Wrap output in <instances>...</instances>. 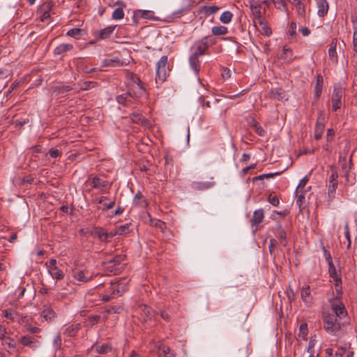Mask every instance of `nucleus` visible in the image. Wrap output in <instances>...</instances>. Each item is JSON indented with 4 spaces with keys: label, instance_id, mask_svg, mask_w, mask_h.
I'll list each match as a JSON object with an SVG mask.
<instances>
[{
    "label": "nucleus",
    "instance_id": "obj_1",
    "mask_svg": "<svg viewBox=\"0 0 357 357\" xmlns=\"http://www.w3.org/2000/svg\"><path fill=\"white\" fill-rule=\"evenodd\" d=\"M332 312L322 314L323 327L329 334L339 335L349 324L347 311L341 300H330Z\"/></svg>",
    "mask_w": 357,
    "mask_h": 357
},
{
    "label": "nucleus",
    "instance_id": "obj_2",
    "mask_svg": "<svg viewBox=\"0 0 357 357\" xmlns=\"http://www.w3.org/2000/svg\"><path fill=\"white\" fill-rule=\"evenodd\" d=\"M215 43V40L210 37L206 36L202 39L196 41L190 48V55L195 56H200L206 54L207 49L213 45Z\"/></svg>",
    "mask_w": 357,
    "mask_h": 357
},
{
    "label": "nucleus",
    "instance_id": "obj_3",
    "mask_svg": "<svg viewBox=\"0 0 357 357\" xmlns=\"http://www.w3.org/2000/svg\"><path fill=\"white\" fill-rule=\"evenodd\" d=\"M149 353L151 355H157L158 357H175L170 348L162 342H155L153 341L150 342Z\"/></svg>",
    "mask_w": 357,
    "mask_h": 357
},
{
    "label": "nucleus",
    "instance_id": "obj_4",
    "mask_svg": "<svg viewBox=\"0 0 357 357\" xmlns=\"http://www.w3.org/2000/svg\"><path fill=\"white\" fill-rule=\"evenodd\" d=\"M130 76L131 82L129 91H131L133 99L139 100L146 95V89L143 86L142 81L137 75L132 73Z\"/></svg>",
    "mask_w": 357,
    "mask_h": 357
},
{
    "label": "nucleus",
    "instance_id": "obj_5",
    "mask_svg": "<svg viewBox=\"0 0 357 357\" xmlns=\"http://www.w3.org/2000/svg\"><path fill=\"white\" fill-rule=\"evenodd\" d=\"M168 73V58L167 56H162L156 65V82L162 83L166 79Z\"/></svg>",
    "mask_w": 357,
    "mask_h": 357
},
{
    "label": "nucleus",
    "instance_id": "obj_6",
    "mask_svg": "<svg viewBox=\"0 0 357 357\" xmlns=\"http://www.w3.org/2000/svg\"><path fill=\"white\" fill-rule=\"evenodd\" d=\"M344 94V90L341 84H335L331 96L332 107L333 111H337L342 106V98Z\"/></svg>",
    "mask_w": 357,
    "mask_h": 357
},
{
    "label": "nucleus",
    "instance_id": "obj_7",
    "mask_svg": "<svg viewBox=\"0 0 357 357\" xmlns=\"http://www.w3.org/2000/svg\"><path fill=\"white\" fill-rule=\"evenodd\" d=\"M72 275L75 280L86 283L93 278L94 274L87 268H75L73 271Z\"/></svg>",
    "mask_w": 357,
    "mask_h": 357
},
{
    "label": "nucleus",
    "instance_id": "obj_8",
    "mask_svg": "<svg viewBox=\"0 0 357 357\" xmlns=\"http://www.w3.org/2000/svg\"><path fill=\"white\" fill-rule=\"evenodd\" d=\"M326 117L322 111L319 112L317 123L314 128V139L319 140L321 138L325 129Z\"/></svg>",
    "mask_w": 357,
    "mask_h": 357
},
{
    "label": "nucleus",
    "instance_id": "obj_9",
    "mask_svg": "<svg viewBox=\"0 0 357 357\" xmlns=\"http://www.w3.org/2000/svg\"><path fill=\"white\" fill-rule=\"evenodd\" d=\"M48 268V272L51 276L56 280H61L64 277L63 272L56 266V260L51 259L48 263L46 264Z\"/></svg>",
    "mask_w": 357,
    "mask_h": 357
},
{
    "label": "nucleus",
    "instance_id": "obj_10",
    "mask_svg": "<svg viewBox=\"0 0 357 357\" xmlns=\"http://www.w3.org/2000/svg\"><path fill=\"white\" fill-rule=\"evenodd\" d=\"M91 187L93 189H98L100 191H105L110 188L111 184L99 176H94L91 179Z\"/></svg>",
    "mask_w": 357,
    "mask_h": 357
},
{
    "label": "nucleus",
    "instance_id": "obj_11",
    "mask_svg": "<svg viewBox=\"0 0 357 357\" xmlns=\"http://www.w3.org/2000/svg\"><path fill=\"white\" fill-rule=\"evenodd\" d=\"M250 8L252 11L253 17L257 20L258 22L264 20L261 12V5L257 2L256 0H250Z\"/></svg>",
    "mask_w": 357,
    "mask_h": 357
},
{
    "label": "nucleus",
    "instance_id": "obj_12",
    "mask_svg": "<svg viewBox=\"0 0 357 357\" xmlns=\"http://www.w3.org/2000/svg\"><path fill=\"white\" fill-rule=\"evenodd\" d=\"M326 260L328 264V273L330 277L332 278L334 282H340L341 280L340 274H339L332 261L331 257L330 255L326 257Z\"/></svg>",
    "mask_w": 357,
    "mask_h": 357
},
{
    "label": "nucleus",
    "instance_id": "obj_13",
    "mask_svg": "<svg viewBox=\"0 0 357 357\" xmlns=\"http://www.w3.org/2000/svg\"><path fill=\"white\" fill-rule=\"evenodd\" d=\"M95 233L98 236V238L102 242L109 241L114 236V233H109L102 227L96 228Z\"/></svg>",
    "mask_w": 357,
    "mask_h": 357
},
{
    "label": "nucleus",
    "instance_id": "obj_14",
    "mask_svg": "<svg viewBox=\"0 0 357 357\" xmlns=\"http://www.w3.org/2000/svg\"><path fill=\"white\" fill-rule=\"evenodd\" d=\"M301 296L303 301L307 305H309L312 303V296L310 291V287L309 285H306L301 288Z\"/></svg>",
    "mask_w": 357,
    "mask_h": 357
},
{
    "label": "nucleus",
    "instance_id": "obj_15",
    "mask_svg": "<svg viewBox=\"0 0 357 357\" xmlns=\"http://www.w3.org/2000/svg\"><path fill=\"white\" fill-rule=\"evenodd\" d=\"M188 60L190 68L193 70L195 75L198 76L201 69V61L199 59V57L190 55Z\"/></svg>",
    "mask_w": 357,
    "mask_h": 357
},
{
    "label": "nucleus",
    "instance_id": "obj_16",
    "mask_svg": "<svg viewBox=\"0 0 357 357\" xmlns=\"http://www.w3.org/2000/svg\"><path fill=\"white\" fill-rule=\"evenodd\" d=\"M317 6L318 8L317 15L319 17H323L327 15L329 8L327 0H317Z\"/></svg>",
    "mask_w": 357,
    "mask_h": 357
},
{
    "label": "nucleus",
    "instance_id": "obj_17",
    "mask_svg": "<svg viewBox=\"0 0 357 357\" xmlns=\"http://www.w3.org/2000/svg\"><path fill=\"white\" fill-rule=\"evenodd\" d=\"M139 311L144 321H146L148 319H151L154 314V312L152 310V309L146 305H139Z\"/></svg>",
    "mask_w": 357,
    "mask_h": 357
},
{
    "label": "nucleus",
    "instance_id": "obj_18",
    "mask_svg": "<svg viewBox=\"0 0 357 357\" xmlns=\"http://www.w3.org/2000/svg\"><path fill=\"white\" fill-rule=\"evenodd\" d=\"M19 342L21 343L24 347H29L34 349L36 346V343L39 342L33 337L29 335H23L19 339Z\"/></svg>",
    "mask_w": 357,
    "mask_h": 357
},
{
    "label": "nucleus",
    "instance_id": "obj_19",
    "mask_svg": "<svg viewBox=\"0 0 357 357\" xmlns=\"http://www.w3.org/2000/svg\"><path fill=\"white\" fill-rule=\"evenodd\" d=\"M132 95L131 93V91H129L128 93H126L124 94H121L116 96V101L118 103L129 106L132 102Z\"/></svg>",
    "mask_w": 357,
    "mask_h": 357
},
{
    "label": "nucleus",
    "instance_id": "obj_20",
    "mask_svg": "<svg viewBox=\"0 0 357 357\" xmlns=\"http://www.w3.org/2000/svg\"><path fill=\"white\" fill-rule=\"evenodd\" d=\"M264 218V211L263 209L260 208L256 210L253 213V216L251 220L252 226H257L260 224Z\"/></svg>",
    "mask_w": 357,
    "mask_h": 357
},
{
    "label": "nucleus",
    "instance_id": "obj_21",
    "mask_svg": "<svg viewBox=\"0 0 357 357\" xmlns=\"http://www.w3.org/2000/svg\"><path fill=\"white\" fill-rule=\"evenodd\" d=\"M73 48L72 44L70 43H62L58 45L54 50V55H63L66 52L71 50Z\"/></svg>",
    "mask_w": 357,
    "mask_h": 357
},
{
    "label": "nucleus",
    "instance_id": "obj_22",
    "mask_svg": "<svg viewBox=\"0 0 357 357\" xmlns=\"http://www.w3.org/2000/svg\"><path fill=\"white\" fill-rule=\"evenodd\" d=\"M130 119L132 122L142 125L144 126H149V121L138 112H133L130 115Z\"/></svg>",
    "mask_w": 357,
    "mask_h": 357
},
{
    "label": "nucleus",
    "instance_id": "obj_23",
    "mask_svg": "<svg viewBox=\"0 0 357 357\" xmlns=\"http://www.w3.org/2000/svg\"><path fill=\"white\" fill-rule=\"evenodd\" d=\"M344 162L342 164V169L344 172V176L346 178V180L348 183L352 184V181H350V169L351 167V160H349V162H346V157L344 158Z\"/></svg>",
    "mask_w": 357,
    "mask_h": 357
},
{
    "label": "nucleus",
    "instance_id": "obj_24",
    "mask_svg": "<svg viewBox=\"0 0 357 357\" xmlns=\"http://www.w3.org/2000/svg\"><path fill=\"white\" fill-rule=\"evenodd\" d=\"M270 94L272 98L278 100H287V98H286V96L284 94V90H282L280 88L272 89L270 91Z\"/></svg>",
    "mask_w": 357,
    "mask_h": 357
},
{
    "label": "nucleus",
    "instance_id": "obj_25",
    "mask_svg": "<svg viewBox=\"0 0 357 357\" xmlns=\"http://www.w3.org/2000/svg\"><path fill=\"white\" fill-rule=\"evenodd\" d=\"M81 328V324H73L66 328L64 334L68 337H74Z\"/></svg>",
    "mask_w": 357,
    "mask_h": 357
},
{
    "label": "nucleus",
    "instance_id": "obj_26",
    "mask_svg": "<svg viewBox=\"0 0 357 357\" xmlns=\"http://www.w3.org/2000/svg\"><path fill=\"white\" fill-rule=\"evenodd\" d=\"M115 28L116 26H109L103 29H101L98 33V39L104 40L109 38Z\"/></svg>",
    "mask_w": 357,
    "mask_h": 357
},
{
    "label": "nucleus",
    "instance_id": "obj_27",
    "mask_svg": "<svg viewBox=\"0 0 357 357\" xmlns=\"http://www.w3.org/2000/svg\"><path fill=\"white\" fill-rule=\"evenodd\" d=\"M192 186L194 189L198 190H203L211 188L213 186V182H201V181H195L192 183Z\"/></svg>",
    "mask_w": 357,
    "mask_h": 357
},
{
    "label": "nucleus",
    "instance_id": "obj_28",
    "mask_svg": "<svg viewBox=\"0 0 357 357\" xmlns=\"http://www.w3.org/2000/svg\"><path fill=\"white\" fill-rule=\"evenodd\" d=\"M323 82L324 80L321 75H317L316 77V85L314 87V94L317 98H319L321 94Z\"/></svg>",
    "mask_w": 357,
    "mask_h": 357
},
{
    "label": "nucleus",
    "instance_id": "obj_29",
    "mask_svg": "<svg viewBox=\"0 0 357 357\" xmlns=\"http://www.w3.org/2000/svg\"><path fill=\"white\" fill-rule=\"evenodd\" d=\"M1 344L2 346L7 347V351L10 353V349H15L16 348V343L13 338L6 336L4 339H2Z\"/></svg>",
    "mask_w": 357,
    "mask_h": 357
},
{
    "label": "nucleus",
    "instance_id": "obj_30",
    "mask_svg": "<svg viewBox=\"0 0 357 357\" xmlns=\"http://www.w3.org/2000/svg\"><path fill=\"white\" fill-rule=\"evenodd\" d=\"M336 46H337V41L335 40H333L330 44V47L328 49V56H329L330 59L333 61H337Z\"/></svg>",
    "mask_w": 357,
    "mask_h": 357
},
{
    "label": "nucleus",
    "instance_id": "obj_31",
    "mask_svg": "<svg viewBox=\"0 0 357 357\" xmlns=\"http://www.w3.org/2000/svg\"><path fill=\"white\" fill-rule=\"evenodd\" d=\"M125 259V255H116L114 257H112L111 259H109L107 261V264L111 266H107V268H112L116 265H119L121 262L124 261Z\"/></svg>",
    "mask_w": 357,
    "mask_h": 357
},
{
    "label": "nucleus",
    "instance_id": "obj_32",
    "mask_svg": "<svg viewBox=\"0 0 357 357\" xmlns=\"http://www.w3.org/2000/svg\"><path fill=\"white\" fill-rule=\"evenodd\" d=\"M134 203L135 205L144 208L147 206V202L141 192H138L134 197Z\"/></svg>",
    "mask_w": 357,
    "mask_h": 357
},
{
    "label": "nucleus",
    "instance_id": "obj_33",
    "mask_svg": "<svg viewBox=\"0 0 357 357\" xmlns=\"http://www.w3.org/2000/svg\"><path fill=\"white\" fill-rule=\"evenodd\" d=\"M3 314L6 319H9L10 321H15L17 317H19L18 312L11 308L3 310Z\"/></svg>",
    "mask_w": 357,
    "mask_h": 357
},
{
    "label": "nucleus",
    "instance_id": "obj_34",
    "mask_svg": "<svg viewBox=\"0 0 357 357\" xmlns=\"http://www.w3.org/2000/svg\"><path fill=\"white\" fill-rule=\"evenodd\" d=\"M325 351L326 357H343L346 353V351L342 349H338L335 353H333L332 348H327Z\"/></svg>",
    "mask_w": 357,
    "mask_h": 357
},
{
    "label": "nucleus",
    "instance_id": "obj_35",
    "mask_svg": "<svg viewBox=\"0 0 357 357\" xmlns=\"http://www.w3.org/2000/svg\"><path fill=\"white\" fill-rule=\"evenodd\" d=\"M276 236L278 238L280 241V243L282 246L285 247L287 245V234L286 232L281 228L280 226L278 228V233Z\"/></svg>",
    "mask_w": 357,
    "mask_h": 357
},
{
    "label": "nucleus",
    "instance_id": "obj_36",
    "mask_svg": "<svg viewBox=\"0 0 357 357\" xmlns=\"http://www.w3.org/2000/svg\"><path fill=\"white\" fill-rule=\"evenodd\" d=\"M250 126L252 128L255 132L259 136H264L265 130L262 128L261 126L257 122L255 119H252L250 123Z\"/></svg>",
    "mask_w": 357,
    "mask_h": 357
},
{
    "label": "nucleus",
    "instance_id": "obj_37",
    "mask_svg": "<svg viewBox=\"0 0 357 357\" xmlns=\"http://www.w3.org/2000/svg\"><path fill=\"white\" fill-rule=\"evenodd\" d=\"M220 10V8L217 6H204L202 7V11L206 16H209L217 13Z\"/></svg>",
    "mask_w": 357,
    "mask_h": 357
},
{
    "label": "nucleus",
    "instance_id": "obj_38",
    "mask_svg": "<svg viewBox=\"0 0 357 357\" xmlns=\"http://www.w3.org/2000/svg\"><path fill=\"white\" fill-rule=\"evenodd\" d=\"M211 31L215 36H222L227 34L228 29L225 26H215L212 27Z\"/></svg>",
    "mask_w": 357,
    "mask_h": 357
},
{
    "label": "nucleus",
    "instance_id": "obj_39",
    "mask_svg": "<svg viewBox=\"0 0 357 357\" xmlns=\"http://www.w3.org/2000/svg\"><path fill=\"white\" fill-rule=\"evenodd\" d=\"M78 84L80 86L79 91H86L95 88L98 83L92 81H86L82 83L79 82Z\"/></svg>",
    "mask_w": 357,
    "mask_h": 357
},
{
    "label": "nucleus",
    "instance_id": "obj_40",
    "mask_svg": "<svg viewBox=\"0 0 357 357\" xmlns=\"http://www.w3.org/2000/svg\"><path fill=\"white\" fill-rule=\"evenodd\" d=\"M188 1V4L185 5V6L182 7L181 8L174 11L173 13H172V15L174 17H180L181 16H182L183 15H184V13H185L187 11H188L190 8V3L191 2V0H187Z\"/></svg>",
    "mask_w": 357,
    "mask_h": 357
},
{
    "label": "nucleus",
    "instance_id": "obj_41",
    "mask_svg": "<svg viewBox=\"0 0 357 357\" xmlns=\"http://www.w3.org/2000/svg\"><path fill=\"white\" fill-rule=\"evenodd\" d=\"M258 24H259V26L261 29L262 34H264L267 36H269L271 35V33H272L271 29L267 25V24L264 20H262L258 22Z\"/></svg>",
    "mask_w": 357,
    "mask_h": 357
},
{
    "label": "nucleus",
    "instance_id": "obj_42",
    "mask_svg": "<svg viewBox=\"0 0 357 357\" xmlns=\"http://www.w3.org/2000/svg\"><path fill=\"white\" fill-rule=\"evenodd\" d=\"M108 199H109L107 197L102 196L98 200L99 204L104 205V208L102 209L103 211H108V210L112 208L115 205V201H111L107 204H104V202L106 200H108Z\"/></svg>",
    "mask_w": 357,
    "mask_h": 357
},
{
    "label": "nucleus",
    "instance_id": "obj_43",
    "mask_svg": "<svg viewBox=\"0 0 357 357\" xmlns=\"http://www.w3.org/2000/svg\"><path fill=\"white\" fill-rule=\"evenodd\" d=\"M129 231H130V225L126 224V225H121V226L118 227L116 229V231L114 233V236L115 235H123V234L128 233Z\"/></svg>",
    "mask_w": 357,
    "mask_h": 357
},
{
    "label": "nucleus",
    "instance_id": "obj_44",
    "mask_svg": "<svg viewBox=\"0 0 357 357\" xmlns=\"http://www.w3.org/2000/svg\"><path fill=\"white\" fill-rule=\"evenodd\" d=\"M338 183H329L328 189V195L330 200H333L335 197V192Z\"/></svg>",
    "mask_w": 357,
    "mask_h": 357
},
{
    "label": "nucleus",
    "instance_id": "obj_45",
    "mask_svg": "<svg viewBox=\"0 0 357 357\" xmlns=\"http://www.w3.org/2000/svg\"><path fill=\"white\" fill-rule=\"evenodd\" d=\"M96 351L101 354H107L111 350V347L107 344H102L101 345H95Z\"/></svg>",
    "mask_w": 357,
    "mask_h": 357
},
{
    "label": "nucleus",
    "instance_id": "obj_46",
    "mask_svg": "<svg viewBox=\"0 0 357 357\" xmlns=\"http://www.w3.org/2000/svg\"><path fill=\"white\" fill-rule=\"evenodd\" d=\"M233 15L230 11H225L222 13L220 20L223 24H228L231 21Z\"/></svg>",
    "mask_w": 357,
    "mask_h": 357
},
{
    "label": "nucleus",
    "instance_id": "obj_47",
    "mask_svg": "<svg viewBox=\"0 0 357 357\" xmlns=\"http://www.w3.org/2000/svg\"><path fill=\"white\" fill-rule=\"evenodd\" d=\"M296 204L299 208L300 211L305 208L306 206L305 194L302 193L298 196Z\"/></svg>",
    "mask_w": 357,
    "mask_h": 357
},
{
    "label": "nucleus",
    "instance_id": "obj_48",
    "mask_svg": "<svg viewBox=\"0 0 357 357\" xmlns=\"http://www.w3.org/2000/svg\"><path fill=\"white\" fill-rule=\"evenodd\" d=\"M331 174L329 177V183H335L337 182L338 174L336 168L334 166L330 167Z\"/></svg>",
    "mask_w": 357,
    "mask_h": 357
},
{
    "label": "nucleus",
    "instance_id": "obj_49",
    "mask_svg": "<svg viewBox=\"0 0 357 357\" xmlns=\"http://www.w3.org/2000/svg\"><path fill=\"white\" fill-rule=\"evenodd\" d=\"M55 313L51 308H46L42 312V317L46 320H51L54 317Z\"/></svg>",
    "mask_w": 357,
    "mask_h": 357
},
{
    "label": "nucleus",
    "instance_id": "obj_50",
    "mask_svg": "<svg viewBox=\"0 0 357 357\" xmlns=\"http://www.w3.org/2000/svg\"><path fill=\"white\" fill-rule=\"evenodd\" d=\"M123 17L124 12L122 7L116 8L112 13V18L115 20H121Z\"/></svg>",
    "mask_w": 357,
    "mask_h": 357
},
{
    "label": "nucleus",
    "instance_id": "obj_51",
    "mask_svg": "<svg viewBox=\"0 0 357 357\" xmlns=\"http://www.w3.org/2000/svg\"><path fill=\"white\" fill-rule=\"evenodd\" d=\"M123 307L120 305H114V306L109 307L105 310V311L108 314H112V313L120 314L123 311Z\"/></svg>",
    "mask_w": 357,
    "mask_h": 357
},
{
    "label": "nucleus",
    "instance_id": "obj_52",
    "mask_svg": "<svg viewBox=\"0 0 357 357\" xmlns=\"http://www.w3.org/2000/svg\"><path fill=\"white\" fill-rule=\"evenodd\" d=\"M121 61L117 59H106L103 61L105 66H119Z\"/></svg>",
    "mask_w": 357,
    "mask_h": 357
},
{
    "label": "nucleus",
    "instance_id": "obj_53",
    "mask_svg": "<svg viewBox=\"0 0 357 357\" xmlns=\"http://www.w3.org/2000/svg\"><path fill=\"white\" fill-rule=\"evenodd\" d=\"M307 333H308V331H307V325L306 323H303L301 324L300 327H299V333H298V336L303 338V339H306V337L307 335Z\"/></svg>",
    "mask_w": 357,
    "mask_h": 357
},
{
    "label": "nucleus",
    "instance_id": "obj_54",
    "mask_svg": "<svg viewBox=\"0 0 357 357\" xmlns=\"http://www.w3.org/2000/svg\"><path fill=\"white\" fill-rule=\"evenodd\" d=\"M73 89V87L70 85H61L56 86L55 87V91H56L59 93H63L68 92Z\"/></svg>",
    "mask_w": 357,
    "mask_h": 357
},
{
    "label": "nucleus",
    "instance_id": "obj_55",
    "mask_svg": "<svg viewBox=\"0 0 357 357\" xmlns=\"http://www.w3.org/2000/svg\"><path fill=\"white\" fill-rule=\"evenodd\" d=\"M115 294L121 295L120 294V291L118 289H115V287H112V294H110V295H109V294L104 295L102 297L101 300L102 301H104V302H108V301H109L113 298V295H114Z\"/></svg>",
    "mask_w": 357,
    "mask_h": 357
},
{
    "label": "nucleus",
    "instance_id": "obj_56",
    "mask_svg": "<svg viewBox=\"0 0 357 357\" xmlns=\"http://www.w3.org/2000/svg\"><path fill=\"white\" fill-rule=\"evenodd\" d=\"M278 242L275 239L271 238L268 245L269 252L271 255L275 256V249L277 248Z\"/></svg>",
    "mask_w": 357,
    "mask_h": 357
},
{
    "label": "nucleus",
    "instance_id": "obj_57",
    "mask_svg": "<svg viewBox=\"0 0 357 357\" xmlns=\"http://www.w3.org/2000/svg\"><path fill=\"white\" fill-rule=\"evenodd\" d=\"M335 291H336V297L333 299H338L340 300L339 298L342 294V280H340V282H335Z\"/></svg>",
    "mask_w": 357,
    "mask_h": 357
},
{
    "label": "nucleus",
    "instance_id": "obj_58",
    "mask_svg": "<svg viewBox=\"0 0 357 357\" xmlns=\"http://www.w3.org/2000/svg\"><path fill=\"white\" fill-rule=\"evenodd\" d=\"M82 31V30L81 29L74 28V29H70L67 32V35L70 36V37H73V38H77L78 36L80 35Z\"/></svg>",
    "mask_w": 357,
    "mask_h": 357
},
{
    "label": "nucleus",
    "instance_id": "obj_59",
    "mask_svg": "<svg viewBox=\"0 0 357 357\" xmlns=\"http://www.w3.org/2000/svg\"><path fill=\"white\" fill-rule=\"evenodd\" d=\"M296 7L298 15L304 17L305 15V6L303 3H300L299 4H297Z\"/></svg>",
    "mask_w": 357,
    "mask_h": 357
},
{
    "label": "nucleus",
    "instance_id": "obj_60",
    "mask_svg": "<svg viewBox=\"0 0 357 357\" xmlns=\"http://www.w3.org/2000/svg\"><path fill=\"white\" fill-rule=\"evenodd\" d=\"M268 202L273 206H277L280 203L278 197L276 195H273L272 194H271L268 197Z\"/></svg>",
    "mask_w": 357,
    "mask_h": 357
},
{
    "label": "nucleus",
    "instance_id": "obj_61",
    "mask_svg": "<svg viewBox=\"0 0 357 357\" xmlns=\"http://www.w3.org/2000/svg\"><path fill=\"white\" fill-rule=\"evenodd\" d=\"M100 319V315L90 316L89 317V324L91 326H93L94 324H97L98 322Z\"/></svg>",
    "mask_w": 357,
    "mask_h": 357
},
{
    "label": "nucleus",
    "instance_id": "obj_62",
    "mask_svg": "<svg viewBox=\"0 0 357 357\" xmlns=\"http://www.w3.org/2000/svg\"><path fill=\"white\" fill-rule=\"evenodd\" d=\"M307 181H308V178H307V176L303 178L300 181V183H299L298 185L297 186V188L296 190V192H298V190H300V189L303 188L305 186V185L307 184Z\"/></svg>",
    "mask_w": 357,
    "mask_h": 357
},
{
    "label": "nucleus",
    "instance_id": "obj_63",
    "mask_svg": "<svg viewBox=\"0 0 357 357\" xmlns=\"http://www.w3.org/2000/svg\"><path fill=\"white\" fill-rule=\"evenodd\" d=\"M335 136V131L333 129L330 128L327 130L326 139L328 142H332Z\"/></svg>",
    "mask_w": 357,
    "mask_h": 357
},
{
    "label": "nucleus",
    "instance_id": "obj_64",
    "mask_svg": "<svg viewBox=\"0 0 357 357\" xmlns=\"http://www.w3.org/2000/svg\"><path fill=\"white\" fill-rule=\"evenodd\" d=\"M353 50L354 52L357 54V31H354L353 36Z\"/></svg>",
    "mask_w": 357,
    "mask_h": 357
}]
</instances>
